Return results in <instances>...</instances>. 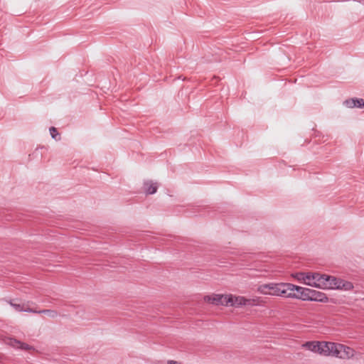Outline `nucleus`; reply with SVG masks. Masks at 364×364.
Here are the masks:
<instances>
[{
  "mask_svg": "<svg viewBox=\"0 0 364 364\" xmlns=\"http://www.w3.org/2000/svg\"><path fill=\"white\" fill-rule=\"evenodd\" d=\"M9 304L17 311H24V312H28V313L36 312V309L28 307L27 305H26L25 304H23L22 305L18 304H14L12 302V301H10Z\"/></svg>",
  "mask_w": 364,
  "mask_h": 364,
  "instance_id": "9",
  "label": "nucleus"
},
{
  "mask_svg": "<svg viewBox=\"0 0 364 364\" xmlns=\"http://www.w3.org/2000/svg\"><path fill=\"white\" fill-rule=\"evenodd\" d=\"M323 348V355H333L339 358L341 356L340 350L343 348V344L335 343L332 342H324L321 344Z\"/></svg>",
  "mask_w": 364,
  "mask_h": 364,
  "instance_id": "3",
  "label": "nucleus"
},
{
  "mask_svg": "<svg viewBox=\"0 0 364 364\" xmlns=\"http://www.w3.org/2000/svg\"><path fill=\"white\" fill-rule=\"evenodd\" d=\"M204 300L208 303L216 304V305H222L228 306V303L230 301V299H228V296H224L221 294H215L214 296H205L204 297Z\"/></svg>",
  "mask_w": 364,
  "mask_h": 364,
  "instance_id": "4",
  "label": "nucleus"
},
{
  "mask_svg": "<svg viewBox=\"0 0 364 364\" xmlns=\"http://www.w3.org/2000/svg\"><path fill=\"white\" fill-rule=\"evenodd\" d=\"M298 275H299L298 279H302V276L300 275V273Z\"/></svg>",
  "mask_w": 364,
  "mask_h": 364,
  "instance_id": "22",
  "label": "nucleus"
},
{
  "mask_svg": "<svg viewBox=\"0 0 364 364\" xmlns=\"http://www.w3.org/2000/svg\"><path fill=\"white\" fill-rule=\"evenodd\" d=\"M290 283H269L259 287L258 291L263 294H270L287 298Z\"/></svg>",
  "mask_w": 364,
  "mask_h": 364,
  "instance_id": "1",
  "label": "nucleus"
},
{
  "mask_svg": "<svg viewBox=\"0 0 364 364\" xmlns=\"http://www.w3.org/2000/svg\"><path fill=\"white\" fill-rule=\"evenodd\" d=\"M352 105H350V107H364V100L363 99H352Z\"/></svg>",
  "mask_w": 364,
  "mask_h": 364,
  "instance_id": "14",
  "label": "nucleus"
},
{
  "mask_svg": "<svg viewBox=\"0 0 364 364\" xmlns=\"http://www.w3.org/2000/svg\"><path fill=\"white\" fill-rule=\"evenodd\" d=\"M21 348L22 349H25V350H27V349H29V346L28 344H25V343H21Z\"/></svg>",
  "mask_w": 364,
  "mask_h": 364,
  "instance_id": "19",
  "label": "nucleus"
},
{
  "mask_svg": "<svg viewBox=\"0 0 364 364\" xmlns=\"http://www.w3.org/2000/svg\"><path fill=\"white\" fill-rule=\"evenodd\" d=\"M168 364H181V363H178L177 361H174V360H169L168 362Z\"/></svg>",
  "mask_w": 364,
  "mask_h": 364,
  "instance_id": "21",
  "label": "nucleus"
},
{
  "mask_svg": "<svg viewBox=\"0 0 364 364\" xmlns=\"http://www.w3.org/2000/svg\"><path fill=\"white\" fill-rule=\"evenodd\" d=\"M323 342H308L306 343V346L314 352L318 353L320 354H323V346L321 344H323Z\"/></svg>",
  "mask_w": 364,
  "mask_h": 364,
  "instance_id": "10",
  "label": "nucleus"
},
{
  "mask_svg": "<svg viewBox=\"0 0 364 364\" xmlns=\"http://www.w3.org/2000/svg\"><path fill=\"white\" fill-rule=\"evenodd\" d=\"M342 283H343V279L337 278V281H334L333 283H332L331 289H341Z\"/></svg>",
  "mask_w": 364,
  "mask_h": 364,
  "instance_id": "17",
  "label": "nucleus"
},
{
  "mask_svg": "<svg viewBox=\"0 0 364 364\" xmlns=\"http://www.w3.org/2000/svg\"><path fill=\"white\" fill-rule=\"evenodd\" d=\"M289 294L287 298L298 299L302 301H309L311 289L289 284Z\"/></svg>",
  "mask_w": 364,
  "mask_h": 364,
  "instance_id": "2",
  "label": "nucleus"
},
{
  "mask_svg": "<svg viewBox=\"0 0 364 364\" xmlns=\"http://www.w3.org/2000/svg\"><path fill=\"white\" fill-rule=\"evenodd\" d=\"M145 192L147 194H154L156 192L158 186L156 183H152L151 181L145 182L144 184Z\"/></svg>",
  "mask_w": 364,
  "mask_h": 364,
  "instance_id": "11",
  "label": "nucleus"
},
{
  "mask_svg": "<svg viewBox=\"0 0 364 364\" xmlns=\"http://www.w3.org/2000/svg\"><path fill=\"white\" fill-rule=\"evenodd\" d=\"M352 102V99H351V100H346L345 103L346 104V105H347L348 107H350V105H352V102Z\"/></svg>",
  "mask_w": 364,
  "mask_h": 364,
  "instance_id": "20",
  "label": "nucleus"
},
{
  "mask_svg": "<svg viewBox=\"0 0 364 364\" xmlns=\"http://www.w3.org/2000/svg\"><path fill=\"white\" fill-rule=\"evenodd\" d=\"M33 314H45L53 318H56L58 316V312L55 310L51 309H44L41 311L36 310V312H34Z\"/></svg>",
  "mask_w": 364,
  "mask_h": 364,
  "instance_id": "13",
  "label": "nucleus"
},
{
  "mask_svg": "<svg viewBox=\"0 0 364 364\" xmlns=\"http://www.w3.org/2000/svg\"><path fill=\"white\" fill-rule=\"evenodd\" d=\"M342 283H343V279L337 278V281H334L333 283H332L331 289H341Z\"/></svg>",
  "mask_w": 364,
  "mask_h": 364,
  "instance_id": "18",
  "label": "nucleus"
},
{
  "mask_svg": "<svg viewBox=\"0 0 364 364\" xmlns=\"http://www.w3.org/2000/svg\"><path fill=\"white\" fill-rule=\"evenodd\" d=\"M319 283H317V284H316V287L319 289H331L333 284L332 283H333L334 281H337L336 277L324 274H321V276H319Z\"/></svg>",
  "mask_w": 364,
  "mask_h": 364,
  "instance_id": "5",
  "label": "nucleus"
},
{
  "mask_svg": "<svg viewBox=\"0 0 364 364\" xmlns=\"http://www.w3.org/2000/svg\"><path fill=\"white\" fill-rule=\"evenodd\" d=\"M300 275L302 276V279L308 282H306V284L316 287V284L317 283H319L320 277L321 276L320 273H300Z\"/></svg>",
  "mask_w": 364,
  "mask_h": 364,
  "instance_id": "6",
  "label": "nucleus"
},
{
  "mask_svg": "<svg viewBox=\"0 0 364 364\" xmlns=\"http://www.w3.org/2000/svg\"><path fill=\"white\" fill-rule=\"evenodd\" d=\"M51 137L54 139L56 141H58L60 139L59 133L58 132L57 129L54 127H51L49 129Z\"/></svg>",
  "mask_w": 364,
  "mask_h": 364,
  "instance_id": "15",
  "label": "nucleus"
},
{
  "mask_svg": "<svg viewBox=\"0 0 364 364\" xmlns=\"http://www.w3.org/2000/svg\"><path fill=\"white\" fill-rule=\"evenodd\" d=\"M309 301L327 303L329 299L324 293L311 289Z\"/></svg>",
  "mask_w": 364,
  "mask_h": 364,
  "instance_id": "7",
  "label": "nucleus"
},
{
  "mask_svg": "<svg viewBox=\"0 0 364 364\" xmlns=\"http://www.w3.org/2000/svg\"><path fill=\"white\" fill-rule=\"evenodd\" d=\"M353 288V285L350 282L343 280V283H342L341 289L342 290H351Z\"/></svg>",
  "mask_w": 364,
  "mask_h": 364,
  "instance_id": "16",
  "label": "nucleus"
},
{
  "mask_svg": "<svg viewBox=\"0 0 364 364\" xmlns=\"http://www.w3.org/2000/svg\"><path fill=\"white\" fill-rule=\"evenodd\" d=\"M340 353L341 354L339 355L342 356H339V358L343 359L349 358L353 355V350L351 348L344 345H343V348L341 349Z\"/></svg>",
  "mask_w": 364,
  "mask_h": 364,
  "instance_id": "12",
  "label": "nucleus"
},
{
  "mask_svg": "<svg viewBox=\"0 0 364 364\" xmlns=\"http://www.w3.org/2000/svg\"><path fill=\"white\" fill-rule=\"evenodd\" d=\"M228 299H230V301H231L228 303V306L240 307L249 304V300L243 296H233L230 295L228 296Z\"/></svg>",
  "mask_w": 364,
  "mask_h": 364,
  "instance_id": "8",
  "label": "nucleus"
}]
</instances>
